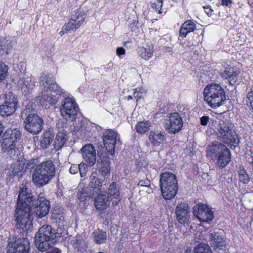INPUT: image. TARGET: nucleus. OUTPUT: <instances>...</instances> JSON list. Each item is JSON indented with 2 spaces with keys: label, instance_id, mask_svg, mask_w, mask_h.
<instances>
[{
  "label": "nucleus",
  "instance_id": "nucleus-53",
  "mask_svg": "<svg viewBox=\"0 0 253 253\" xmlns=\"http://www.w3.org/2000/svg\"><path fill=\"white\" fill-rule=\"evenodd\" d=\"M150 185V181L148 179L140 180L138 183V186L140 187H148Z\"/></svg>",
  "mask_w": 253,
  "mask_h": 253
},
{
  "label": "nucleus",
  "instance_id": "nucleus-16",
  "mask_svg": "<svg viewBox=\"0 0 253 253\" xmlns=\"http://www.w3.org/2000/svg\"><path fill=\"white\" fill-rule=\"evenodd\" d=\"M37 203L35 205L31 202V206H33V210L35 212L36 216L38 218H42L46 216L50 208L49 202L44 197L39 196ZM32 209V208H31Z\"/></svg>",
  "mask_w": 253,
  "mask_h": 253
},
{
  "label": "nucleus",
  "instance_id": "nucleus-59",
  "mask_svg": "<svg viewBox=\"0 0 253 253\" xmlns=\"http://www.w3.org/2000/svg\"><path fill=\"white\" fill-rule=\"evenodd\" d=\"M249 162L253 161V148L251 150V158H249Z\"/></svg>",
  "mask_w": 253,
  "mask_h": 253
},
{
  "label": "nucleus",
  "instance_id": "nucleus-18",
  "mask_svg": "<svg viewBox=\"0 0 253 253\" xmlns=\"http://www.w3.org/2000/svg\"><path fill=\"white\" fill-rule=\"evenodd\" d=\"M189 208L185 203L178 205L175 208V214L177 221L182 224L188 223L189 221Z\"/></svg>",
  "mask_w": 253,
  "mask_h": 253
},
{
  "label": "nucleus",
  "instance_id": "nucleus-60",
  "mask_svg": "<svg viewBox=\"0 0 253 253\" xmlns=\"http://www.w3.org/2000/svg\"><path fill=\"white\" fill-rule=\"evenodd\" d=\"M132 99V97L131 95H129L127 97V100H131Z\"/></svg>",
  "mask_w": 253,
  "mask_h": 253
},
{
  "label": "nucleus",
  "instance_id": "nucleus-3",
  "mask_svg": "<svg viewBox=\"0 0 253 253\" xmlns=\"http://www.w3.org/2000/svg\"><path fill=\"white\" fill-rule=\"evenodd\" d=\"M21 117L24 120L23 123L27 131L33 134H38L42 131L43 121L37 114L36 105L32 101H29L22 109Z\"/></svg>",
  "mask_w": 253,
  "mask_h": 253
},
{
  "label": "nucleus",
  "instance_id": "nucleus-42",
  "mask_svg": "<svg viewBox=\"0 0 253 253\" xmlns=\"http://www.w3.org/2000/svg\"><path fill=\"white\" fill-rule=\"evenodd\" d=\"M182 26L185 28V30H187L189 33L193 31L196 28L195 24L190 20L185 21Z\"/></svg>",
  "mask_w": 253,
  "mask_h": 253
},
{
  "label": "nucleus",
  "instance_id": "nucleus-35",
  "mask_svg": "<svg viewBox=\"0 0 253 253\" xmlns=\"http://www.w3.org/2000/svg\"><path fill=\"white\" fill-rule=\"evenodd\" d=\"M151 126V123L148 121L139 122L135 126L136 131L143 134L148 131Z\"/></svg>",
  "mask_w": 253,
  "mask_h": 253
},
{
  "label": "nucleus",
  "instance_id": "nucleus-21",
  "mask_svg": "<svg viewBox=\"0 0 253 253\" xmlns=\"http://www.w3.org/2000/svg\"><path fill=\"white\" fill-rule=\"evenodd\" d=\"M85 17V14L83 12L77 10L72 15L70 20L67 24L72 29V31H75L83 24Z\"/></svg>",
  "mask_w": 253,
  "mask_h": 253
},
{
  "label": "nucleus",
  "instance_id": "nucleus-46",
  "mask_svg": "<svg viewBox=\"0 0 253 253\" xmlns=\"http://www.w3.org/2000/svg\"><path fill=\"white\" fill-rule=\"evenodd\" d=\"M87 169L88 168L86 164L81 163L79 165V171H80L81 177H83L86 175Z\"/></svg>",
  "mask_w": 253,
  "mask_h": 253
},
{
  "label": "nucleus",
  "instance_id": "nucleus-1",
  "mask_svg": "<svg viewBox=\"0 0 253 253\" xmlns=\"http://www.w3.org/2000/svg\"><path fill=\"white\" fill-rule=\"evenodd\" d=\"M33 195L26 185L20 187L17 208L15 210L16 226L24 232H27L32 227L30 220L31 202Z\"/></svg>",
  "mask_w": 253,
  "mask_h": 253
},
{
  "label": "nucleus",
  "instance_id": "nucleus-47",
  "mask_svg": "<svg viewBox=\"0 0 253 253\" xmlns=\"http://www.w3.org/2000/svg\"><path fill=\"white\" fill-rule=\"evenodd\" d=\"M39 160L37 158L33 159L30 160L27 164V167L29 169H33L35 166L39 165Z\"/></svg>",
  "mask_w": 253,
  "mask_h": 253
},
{
  "label": "nucleus",
  "instance_id": "nucleus-39",
  "mask_svg": "<svg viewBox=\"0 0 253 253\" xmlns=\"http://www.w3.org/2000/svg\"><path fill=\"white\" fill-rule=\"evenodd\" d=\"M247 105L249 108L250 111L253 113V90L251 89V91L248 93L246 99Z\"/></svg>",
  "mask_w": 253,
  "mask_h": 253
},
{
  "label": "nucleus",
  "instance_id": "nucleus-11",
  "mask_svg": "<svg viewBox=\"0 0 253 253\" xmlns=\"http://www.w3.org/2000/svg\"><path fill=\"white\" fill-rule=\"evenodd\" d=\"M40 86L43 93H48L49 92H53L57 94H60L62 90L60 87L56 84L52 77L42 73L40 77Z\"/></svg>",
  "mask_w": 253,
  "mask_h": 253
},
{
  "label": "nucleus",
  "instance_id": "nucleus-54",
  "mask_svg": "<svg viewBox=\"0 0 253 253\" xmlns=\"http://www.w3.org/2000/svg\"><path fill=\"white\" fill-rule=\"evenodd\" d=\"M152 6L153 8H155L157 11L160 8H161L162 6V1L161 0H158L157 3H153Z\"/></svg>",
  "mask_w": 253,
  "mask_h": 253
},
{
  "label": "nucleus",
  "instance_id": "nucleus-34",
  "mask_svg": "<svg viewBox=\"0 0 253 253\" xmlns=\"http://www.w3.org/2000/svg\"><path fill=\"white\" fill-rule=\"evenodd\" d=\"M12 45L9 40L3 39L0 41V55H7L11 50Z\"/></svg>",
  "mask_w": 253,
  "mask_h": 253
},
{
  "label": "nucleus",
  "instance_id": "nucleus-19",
  "mask_svg": "<svg viewBox=\"0 0 253 253\" xmlns=\"http://www.w3.org/2000/svg\"><path fill=\"white\" fill-rule=\"evenodd\" d=\"M226 148V147L221 142L214 141L207 148V155L211 159L215 160Z\"/></svg>",
  "mask_w": 253,
  "mask_h": 253
},
{
  "label": "nucleus",
  "instance_id": "nucleus-28",
  "mask_svg": "<svg viewBox=\"0 0 253 253\" xmlns=\"http://www.w3.org/2000/svg\"><path fill=\"white\" fill-rule=\"evenodd\" d=\"M169 182H171L172 185L174 186L177 184L176 177L174 174L171 172H165L161 174L160 183H162L164 185H166Z\"/></svg>",
  "mask_w": 253,
  "mask_h": 253
},
{
  "label": "nucleus",
  "instance_id": "nucleus-50",
  "mask_svg": "<svg viewBox=\"0 0 253 253\" xmlns=\"http://www.w3.org/2000/svg\"><path fill=\"white\" fill-rule=\"evenodd\" d=\"M79 171V165L73 164L72 165L70 169L69 172L70 173L75 174Z\"/></svg>",
  "mask_w": 253,
  "mask_h": 253
},
{
  "label": "nucleus",
  "instance_id": "nucleus-8",
  "mask_svg": "<svg viewBox=\"0 0 253 253\" xmlns=\"http://www.w3.org/2000/svg\"><path fill=\"white\" fill-rule=\"evenodd\" d=\"M17 106L16 95L11 92H8L5 96L0 98V114L2 116H8L14 113Z\"/></svg>",
  "mask_w": 253,
  "mask_h": 253
},
{
  "label": "nucleus",
  "instance_id": "nucleus-24",
  "mask_svg": "<svg viewBox=\"0 0 253 253\" xmlns=\"http://www.w3.org/2000/svg\"><path fill=\"white\" fill-rule=\"evenodd\" d=\"M18 84L23 91L27 92L34 88L35 82L32 81L30 76H26L19 79Z\"/></svg>",
  "mask_w": 253,
  "mask_h": 253
},
{
  "label": "nucleus",
  "instance_id": "nucleus-37",
  "mask_svg": "<svg viewBox=\"0 0 253 253\" xmlns=\"http://www.w3.org/2000/svg\"><path fill=\"white\" fill-rule=\"evenodd\" d=\"M93 239L96 244H101L106 240V234L100 230L95 231L92 234Z\"/></svg>",
  "mask_w": 253,
  "mask_h": 253
},
{
  "label": "nucleus",
  "instance_id": "nucleus-52",
  "mask_svg": "<svg viewBox=\"0 0 253 253\" xmlns=\"http://www.w3.org/2000/svg\"><path fill=\"white\" fill-rule=\"evenodd\" d=\"M22 169V168H13V170L11 171V173L10 174V175H13V176H18L21 175V170Z\"/></svg>",
  "mask_w": 253,
  "mask_h": 253
},
{
  "label": "nucleus",
  "instance_id": "nucleus-9",
  "mask_svg": "<svg viewBox=\"0 0 253 253\" xmlns=\"http://www.w3.org/2000/svg\"><path fill=\"white\" fill-rule=\"evenodd\" d=\"M9 253H29L30 242L26 237H12L9 238L8 244Z\"/></svg>",
  "mask_w": 253,
  "mask_h": 253
},
{
  "label": "nucleus",
  "instance_id": "nucleus-49",
  "mask_svg": "<svg viewBox=\"0 0 253 253\" xmlns=\"http://www.w3.org/2000/svg\"><path fill=\"white\" fill-rule=\"evenodd\" d=\"M233 69V68H226L224 71L221 74V76L223 78L227 79L230 75Z\"/></svg>",
  "mask_w": 253,
  "mask_h": 253
},
{
  "label": "nucleus",
  "instance_id": "nucleus-43",
  "mask_svg": "<svg viewBox=\"0 0 253 253\" xmlns=\"http://www.w3.org/2000/svg\"><path fill=\"white\" fill-rule=\"evenodd\" d=\"M78 198L81 201H84L87 197H92V195H90V192L86 189H83L77 194Z\"/></svg>",
  "mask_w": 253,
  "mask_h": 253
},
{
  "label": "nucleus",
  "instance_id": "nucleus-38",
  "mask_svg": "<svg viewBox=\"0 0 253 253\" xmlns=\"http://www.w3.org/2000/svg\"><path fill=\"white\" fill-rule=\"evenodd\" d=\"M239 180L244 184H247L250 182V179L247 172L245 170L243 167H240L238 171Z\"/></svg>",
  "mask_w": 253,
  "mask_h": 253
},
{
  "label": "nucleus",
  "instance_id": "nucleus-14",
  "mask_svg": "<svg viewBox=\"0 0 253 253\" xmlns=\"http://www.w3.org/2000/svg\"><path fill=\"white\" fill-rule=\"evenodd\" d=\"M117 132L112 129H107L102 136L103 144L107 151L112 155L115 151V145L120 142Z\"/></svg>",
  "mask_w": 253,
  "mask_h": 253
},
{
  "label": "nucleus",
  "instance_id": "nucleus-56",
  "mask_svg": "<svg viewBox=\"0 0 253 253\" xmlns=\"http://www.w3.org/2000/svg\"><path fill=\"white\" fill-rule=\"evenodd\" d=\"M116 53L118 56L125 54V50L123 47H118L116 49Z\"/></svg>",
  "mask_w": 253,
  "mask_h": 253
},
{
  "label": "nucleus",
  "instance_id": "nucleus-5",
  "mask_svg": "<svg viewBox=\"0 0 253 253\" xmlns=\"http://www.w3.org/2000/svg\"><path fill=\"white\" fill-rule=\"evenodd\" d=\"M55 174L53 163L51 161H46L37 166L32 174L33 181L37 186H43L48 183Z\"/></svg>",
  "mask_w": 253,
  "mask_h": 253
},
{
  "label": "nucleus",
  "instance_id": "nucleus-10",
  "mask_svg": "<svg viewBox=\"0 0 253 253\" xmlns=\"http://www.w3.org/2000/svg\"><path fill=\"white\" fill-rule=\"evenodd\" d=\"M79 107L77 103L72 98L67 97L62 101V105L60 107L61 115L66 119L75 121L78 115Z\"/></svg>",
  "mask_w": 253,
  "mask_h": 253
},
{
  "label": "nucleus",
  "instance_id": "nucleus-31",
  "mask_svg": "<svg viewBox=\"0 0 253 253\" xmlns=\"http://www.w3.org/2000/svg\"><path fill=\"white\" fill-rule=\"evenodd\" d=\"M97 164L99 168V172L102 176L105 177L109 175L110 162L107 158H103L101 160V162L98 161Z\"/></svg>",
  "mask_w": 253,
  "mask_h": 253
},
{
  "label": "nucleus",
  "instance_id": "nucleus-51",
  "mask_svg": "<svg viewBox=\"0 0 253 253\" xmlns=\"http://www.w3.org/2000/svg\"><path fill=\"white\" fill-rule=\"evenodd\" d=\"M69 31H72V29L70 27L66 24L62 28V30L59 32V34L61 36H63L64 34L67 33Z\"/></svg>",
  "mask_w": 253,
  "mask_h": 253
},
{
  "label": "nucleus",
  "instance_id": "nucleus-64",
  "mask_svg": "<svg viewBox=\"0 0 253 253\" xmlns=\"http://www.w3.org/2000/svg\"><path fill=\"white\" fill-rule=\"evenodd\" d=\"M98 253H103V252H99Z\"/></svg>",
  "mask_w": 253,
  "mask_h": 253
},
{
  "label": "nucleus",
  "instance_id": "nucleus-26",
  "mask_svg": "<svg viewBox=\"0 0 253 253\" xmlns=\"http://www.w3.org/2000/svg\"><path fill=\"white\" fill-rule=\"evenodd\" d=\"M217 165L221 168L225 167L230 161V152L229 149L226 147L223 151L217 157Z\"/></svg>",
  "mask_w": 253,
  "mask_h": 253
},
{
  "label": "nucleus",
  "instance_id": "nucleus-7",
  "mask_svg": "<svg viewBox=\"0 0 253 253\" xmlns=\"http://www.w3.org/2000/svg\"><path fill=\"white\" fill-rule=\"evenodd\" d=\"M7 134L10 136L6 137L3 139L1 144L3 153L11 157H17L20 154L19 150L16 147V143L21 137L20 131L16 129L6 132Z\"/></svg>",
  "mask_w": 253,
  "mask_h": 253
},
{
  "label": "nucleus",
  "instance_id": "nucleus-25",
  "mask_svg": "<svg viewBox=\"0 0 253 253\" xmlns=\"http://www.w3.org/2000/svg\"><path fill=\"white\" fill-rule=\"evenodd\" d=\"M108 197L113 200V205H117L120 201V192L115 182L112 183L109 187Z\"/></svg>",
  "mask_w": 253,
  "mask_h": 253
},
{
  "label": "nucleus",
  "instance_id": "nucleus-55",
  "mask_svg": "<svg viewBox=\"0 0 253 253\" xmlns=\"http://www.w3.org/2000/svg\"><path fill=\"white\" fill-rule=\"evenodd\" d=\"M187 30H185V28L181 26L179 31V36L182 37H185L187 34L188 33Z\"/></svg>",
  "mask_w": 253,
  "mask_h": 253
},
{
  "label": "nucleus",
  "instance_id": "nucleus-40",
  "mask_svg": "<svg viewBox=\"0 0 253 253\" xmlns=\"http://www.w3.org/2000/svg\"><path fill=\"white\" fill-rule=\"evenodd\" d=\"M8 68L6 64L0 60V80H3L7 75Z\"/></svg>",
  "mask_w": 253,
  "mask_h": 253
},
{
  "label": "nucleus",
  "instance_id": "nucleus-48",
  "mask_svg": "<svg viewBox=\"0 0 253 253\" xmlns=\"http://www.w3.org/2000/svg\"><path fill=\"white\" fill-rule=\"evenodd\" d=\"M86 127L85 126L84 123L81 122V124L75 126L74 129L76 131L79 132H84L85 130Z\"/></svg>",
  "mask_w": 253,
  "mask_h": 253
},
{
  "label": "nucleus",
  "instance_id": "nucleus-58",
  "mask_svg": "<svg viewBox=\"0 0 253 253\" xmlns=\"http://www.w3.org/2000/svg\"><path fill=\"white\" fill-rule=\"evenodd\" d=\"M203 8L204 9H207V10L206 11V12L208 15L211 14V13L212 11L211 8H209V5L207 6H204Z\"/></svg>",
  "mask_w": 253,
  "mask_h": 253
},
{
  "label": "nucleus",
  "instance_id": "nucleus-4",
  "mask_svg": "<svg viewBox=\"0 0 253 253\" xmlns=\"http://www.w3.org/2000/svg\"><path fill=\"white\" fill-rule=\"evenodd\" d=\"M61 236L62 232L58 229L56 231L51 226L44 225L35 235V245L40 251L44 252L52 247Z\"/></svg>",
  "mask_w": 253,
  "mask_h": 253
},
{
  "label": "nucleus",
  "instance_id": "nucleus-20",
  "mask_svg": "<svg viewBox=\"0 0 253 253\" xmlns=\"http://www.w3.org/2000/svg\"><path fill=\"white\" fill-rule=\"evenodd\" d=\"M102 184L97 177V173L93 172L89 177V183L87 187L88 190L90 192V195L96 196L98 193L102 192Z\"/></svg>",
  "mask_w": 253,
  "mask_h": 253
},
{
  "label": "nucleus",
  "instance_id": "nucleus-45",
  "mask_svg": "<svg viewBox=\"0 0 253 253\" xmlns=\"http://www.w3.org/2000/svg\"><path fill=\"white\" fill-rule=\"evenodd\" d=\"M214 119L217 118L215 117H212L210 118L209 116H203L200 118V124L203 126H206L208 125L209 127H210V124L211 120H214Z\"/></svg>",
  "mask_w": 253,
  "mask_h": 253
},
{
  "label": "nucleus",
  "instance_id": "nucleus-62",
  "mask_svg": "<svg viewBox=\"0 0 253 253\" xmlns=\"http://www.w3.org/2000/svg\"><path fill=\"white\" fill-rule=\"evenodd\" d=\"M250 163L252 164V167L253 168V161H251Z\"/></svg>",
  "mask_w": 253,
  "mask_h": 253
},
{
  "label": "nucleus",
  "instance_id": "nucleus-33",
  "mask_svg": "<svg viewBox=\"0 0 253 253\" xmlns=\"http://www.w3.org/2000/svg\"><path fill=\"white\" fill-rule=\"evenodd\" d=\"M153 52L154 48L152 45H147L146 47H140L139 50L140 56L145 60H149L153 56Z\"/></svg>",
  "mask_w": 253,
  "mask_h": 253
},
{
  "label": "nucleus",
  "instance_id": "nucleus-36",
  "mask_svg": "<svg viewBox=\"0 0 253 253\" xmlns=\"http://www.w3.org/2000/svg\"><path fill=\"white\" fill-rule=\"evenodd\" d=\"M50 93V95H48V94H44V96L43 97V99L46 100V102H48L50 105H53L54 108L56 107V104L59 99V97H56V95H60L63 92L60 94H57L54 93V90L53 92L52 91L49 92Z\"/></svg>",
  "mask_w": 253,
  "mask_h": 253
},
{
  "label": "nucleus",
  "instance_id": "nucleus-23",
  "mask_svg": "<svg viewBox=\"0 0 253 253\" xmlns=\"http://www.w3.org/2000/svg\"><path fill=\"white\" fill-rule=\"evenodd\" d=\"M95 199L94 206L96 209L99 210H103L106 209L110 205L109 198L106 197V192L104 191L98 193L96 196H92Z\"/></svg>",
  "mask_w": 253,
  "mask_h": 253
},
{
  "label": "nucleus",
  "instance_id": "nucleus-57",
  "mask_svg": "<svg viewBox=\"0 0 253 253\" xmlns=\"http://www.w3.org/2000/svg\"><path fill=\"white\" fill-rule=\"evenodd\" d=\"M232 2L231 0H222L221 4L223 5L228 6Z\"/></svg>",
  "mask_w": 253,
  "mask_h": 253
},
{
  "label": "nucleus",
  "instance_id": "nucleus-6",
  "mask_svg": "<svg viewBox=\"0 0 253 253\" xmlns=\"http://www.w3.org/2000/svg\"><path fill=\"white\" fill-rule=\"evenodd\" d=\"M204 100L212 108L220 106L225 100V92L222 87L216 84H211L205 88Z\"/></svg>",
  "mask_w": 253,
  "mask_h": 253
},
{
  "label": "nucleus",
  "instance_id": "nucleus-12",
  "mask_svg": "<svg viewBox=\"0 0 253 253\" xmlns=\"http://www.w3.org/2000/svg\"><path fill=\"white\" fill-rule=\"evenodd\" d=\"M210 239L214 250L219 252L225 249L226 238L223 230L220 229L214 230L211 233Z\"/></svg>",
  "mask_w": 253,
  "mask_h": 253
},
{
  "label": "nucleus",
  "instance_id": "nucleus-13",
  "mask_svg": "<svg viewBox=\"0 0 253 253\" xmlns=\"http://www.w3.org/2000/svg\"><path fill=\"white\" fill-rule=\"evenodd\" d=\"M182 126V118L177 112L171 114L169 119L165 121V128L170 133L175 134L178 132L181 129Z\"/></svg>",
  "mask_w": 253,
  "mask_h": 253
},
{
  "label": "nucleus",
  "instance_id": "nucleus-30",
  "mask_svg": "<svg viewBox=\"0 0 253 253\" xmlns=\"http://www.w3.org/2000/svg\"><path fill=\"white\" fill-rule=\"evenodd\" d=\"M149 139L154 146H159L165 139V133L161 131H151L149 135Z\"/></svg>",
  "mask_w": 253,
  "mask_h": 253
},
{
  "label": "nucleus",
  "instance_id": "nucleus-61",
  "mask_svg": "<svg viewBox=\"0 0 253 253\" xmlns=\"http://www.w3.org/2000/svg\"><path fill=\"white\" fill-rule=\"evenodd\" d=\"M251 225L253 229V219L251 220Z\"/></svg>",
  "mask_w": 253,
  "mask_h": 253
},
{
  "label": "nucleus",
  "instance_id": "nucleus-22",
  "mask_svg": "<svg viewBox=\"0 0 253 253\" xmlns=\"http://www.w3.org/2000/svg\"><path fill=\"white\" fill-rule=\"evenodd\" d=\"M160 185L162 196L165 200L171 199L175 196L178 190L177 184L173 186L171 182H169L165 186L162 183H160Z\"/></svg>",
  "mask_w": 253,
  "mask_h": 253
},
{
  "label": "nucleus",
  "instance_id": "nucleus-32",
  "mask_svg": "<svg viewBox=\"0 0 253 253\" xmlns=\"http://www.w3.org/2000/svg\"><path fill=\"white\" fill-rule=\"evenodd\" d=\"M184 253H212V252L208 244H199L194 248L193 250L187 249Z\"/></svg>",
  "mask_w": 253,
  "mask_h": 253
},
{
  "label": "nucleus",
  "instance_id": "nucleus-15",
  "mask_svg": "<svg viewBox=\"0 0 253 253\" xmlns=\"http://www.w3.org/2000/svg\"><path fill=\"white\" fill-rule=\"evenodd\" d=\"M193 214L201 221L208 222L213 218V212L208 207L202 203L193 208Z\"/></svg>",
  "mask_w": 253,
  "mask_h": 253
},
{
  "label": "nucleus",
  "instance_id": "nucleus-27",
  "mask_svg": "<svg viewBox=\"0 0 253 253\" xmlns=\"http://www.w3.org/2000/svg\"><path fill=\"white\" fill-rule=\"evenodd\" d=\"M67 139L66 131L59 130L56 134L53 144L56 150L61 149L65 144Z\"/></svg>",
  "mask_w": 253,
  "mask_h": 253
},
{
  "label": "nucleus",
  "instance_id": "nucleus-17",
  "mask_svg": "<svg viewBox=\"0 0 253 253\" xmlns=\"http://www.w3.org/2000/svg\"><path fill=\"white\" fill-rule=\"evenodd\" d=\"M84 161L88 166H93L96 160V154L94 147L92 144L84 145L81 150Z\"/></svg>",
  "mask_w": 253,
  "mask_h": 253
},
{
  "label": "nucleus",
  "instance_id": "nucleus-44",
  "mask_svg": "<svg viewBox=\"0 0 253 253\" xmlns=\"http://www.w3.org/2000/svg\"><path fill=\"white\" fill-rule=\"evenodd\" d=\"M56 126L58 131H66L65 129L68 127L67 121L64 119L59 120L56 124Z\"/></svg>",
  "mask_w": 253,
  "mask_h": 253
},
{
  "label": "nucleus",
  "instance_id": "nucleus-29",
  "mask_svg": "<svg viewBox=\"0 0 253 253\" xmlns=\"http://www.w3.org/2000/svg\"><path fill=\"white\" fill-rule=\"evenodd\" d=\"M54 136V133L51 130H48L44 132L41 139V146L42 149L47 148L51 144Z\"/></svg>",
  "mask_w": 253,
  "mask_h": 253
},
{
  "label": "nucleus",
  "instance_id": "nucleus-63",
  "mask_svg": "<svg viewBox=\"0 0 253 253\" xmlns=\"http://www.w3.org/2000/svg\"><path fill=\"white\" fill-rule=\"evenodd\" d=\"M159 12V13H160V14L162 13V11H161V10H160V9H159V12Z\"/></svg>",
  "mask_w": 253,
  "mask_h": 253
},
{
  "label": "nucleus",
  "instance_id": "nucleus-41",
  "mask_svg": "<svg viewBox=\"0 0 253 253\" xmlns=\"http://www.w3.org/2000/svg\"><path fill=\"white\" fill-rule=\"evenodd\" d=\"M239 73V71L237 70H235L234 69H233L231 73H230V75L227 78L231 84H234L236 83Z\"/></svg>",
  "mask_w": 253,
  "mask_h": 253
},
{
  "label": "nucleus",
  "instance_id": "nucleus-2",
  "mask_svg": "<svg viewBox=\"0 0 253 253\" xmlns=\"http://www.w3.org/2000/svg\"><path fill=\"white\" fill-rule=\"evenodd\" d=\"M210 128L215 133L217 139L232 147L238 146L240 139L233 130V125L219 119L211 120L210 124Z\"/></svg>",
  "mask_w": 253,
  "mask_h": 253
}]
</instances>
